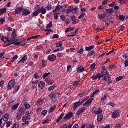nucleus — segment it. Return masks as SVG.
<instances>
[{
  "mask_svg": "<svg viewBox=\"0 0 128 128\" xmlns=\"http://www.w3.org/2000/svg\"><path fill=\"white\" fill-rule=\"evenodd\" d=\"M30 112H27L26 114L22 117V120L26 124H30Z\"/></svg>",
  "mask_w": 128,
  "mask_h": 128,
  "instance_id": "1",
  "label": "nucleus"
},
{
  "mask_svg": "<svg viewBox=\"0 0 128 128\" xmlns=\"http://www.w3.org/2000/svg\"><path fill=\"white\" fill-rule=\"evenodd\" d=\"M101 78H102V80H104L105 82H110V73L108 72H106L104 74L102 75Z\"/></svg>",
  "mask_w": 128,
  "mask_h": 128,
  "instance_id": "2",
  "label": "nucleus"
},
{
  "mask_svg": "<svg viewBox=\"0 0 128 128\" xmlns=\"http://www.w3.org/2000/svg\"><path fill=\"white\" fill-rule=\"evenodd\" d=\"M92 112L95 114H98L102 112V109L100 108L94 107L92 110Z\"/></svg>",
  "mask_w": 128,
  "mask_h": 128,
  "instance_id": "3",
  "label": "nucleus"
},
{
  "mask_svg": "<svg viewBox=\"0 0 128 128\" xmlns=\"http://www.w3.org/2000/svg\"><path fill=\"white\" fill-rule=\"evenodd\" d=\"M36 8H37V10H38L42 14H46V8H44V7H42L40 8V6L38 5L36 6Z\"/></svg>",
  "mask_w": 128,
  "mask_h": 128,
  "instance_id": "4",
  "label": "nucleus"
},
{
  "mask_svg": "<svg viewBox=\"0 0 128 128\" xmlns=\"http://www.w3.org/2000/svg\"><path fill=\"white\" fill-rule=\"evenodd\" d=\"M14 86H16V80H12L10 81L8 84L7 88L8 90H12Z\"/></svg>",
  "mask_w": 128,
  "mask_h": 128,
  "instance_id": "5",
  "label": "nucleus"
},
{
  "mask_svg": "<svg viewBox=\"0 0 128 128\" xmlns=\"http://www.w3.org/2000/svg\"><path fill=\"white\" fill-rule=\"evenodd\" d=\"M120 112H122L120 110H115L112 114V118H118Z\"/></svg>",
  "mask_w": 128,
  "mask_h": 128,
  "instance_id": "6",
  "label": "nucleus"
},
{
  "mask_svg": "<svg viewBox=\"0 0 128 128\" xmlns=\"http://www.w3.org/2000/svg\"><path fill=\"white\" fill-rule=\"evenodd\" d=\"M24 9L22 8H18L15 10V12H12V14H20L21 12H22Z\"/></svg>",
  "mask_w": 128,
  "mask_h": 128,
  "instance_id": "7",
  "label": "nucleus"
},
{
  "mask_svg": "<svg viewBox=\"0 0 128 128\" xmlns=\"http://www.w3.org/2000/svg\"><path fill=\"white\" fill-rule=\"evenodd\" d=\"M74 116V113L70 112L68 113L67 114H66L64 117V120H70L72 118H73Z\"/></svg>",
  "mask_w": 128,
  "mask_h": 128,
  "instance_id": "8",
  "label": "nucleus"
},
{
  "mask_svg": "<svg viewBox=\"0 0 128 128\" xmlns=\"http://www.w3.org/2000/svg\"><path fill=\"white\" fill-rule=\"evenodd\" d=\"M92 78L93 80H100V78H102V74H98L97 75L94 76L92 77Z\"/></svg>",
  "mask_w": 128,
  "mask_h": 128,
  "instance_id": "9",
  "label": "nucleus"
},
{
  "mask_svg": "<svg viewBox=\"0 0 128 128\" xmlns=\"http://www.w3.org/2000/svg\"><path fill=\"white\" fill-rule=\"evenodd\" d=\"M26 40H24V41L16 42L14 44V46H20V44L22 46H24L26 44Z\"/></svg>",
  "mask_w": 128,
  "mask_h": 128,
  "instance_id": "10",
  "label": "nucleus"
},
{
  "mask_svg": "<svg viewBox=\"0 0 128 128\" xmlns=\"http://www.w3.org/2000/svg\"><path fill=\"white\" fill-rule=\"evenodd\" d=\"M48 60L50 62H54L56 60V56L54 54H52L48 56Z\"/></svg>",
  "mask_w": 128,
  "mask_h": 128,
  "instance_id": "11",
  "label": "nucleus"
},
{
  "mask_svg": "<svg viewBox=\"0 0 128 128\" xmlns=\"http://www.w3.org/2000/svg\"><path fill=\"white\" fill-rule=\"evenodd\" d=\"M16 42V40L13 39H10V38H8V39L7 40V42L8 43V46H10L12 44H14V42Z\"/></svg>",
  "mask_w": 128,
  "mask_h": 128,
  "instance_id": "12",
  "label": "nucleus"
},
{
  "mask_svg": "<svg viewBox=\"0 0 128 128\" xmlns=\"http://www.w3.org/2000/svg\"><path fill=\"white\" fill-rule=\"evenodd\" d=\"M72 24H80V20L76 18V17H72Z\"/></svg>",
  "mask_w": 128,
  "mask_h": 128,
  "instance_id": "13",
  "label": "nucleus"
},
{
  "mask_svg": "<svg viewBox=\"0 0 128 128\" xmlns=\"http://www.w3.org/2000/svg\"><path fill=\"white\" fill-rule=\"evenodd\" d=\"M46 82L48 86H52L54 84V80H50L48 78L46 80Z\"/></svg>",
  "mask_w": 128,
  "mask_h": 128,
  "instance_id": "14",
  "label": "nucleus"
},
{
  "mask_svg": "<svg viewBox=\"0 0 128 128\" xmlns=\"http://www.w3.org/2000/svg\"><path fill=\"white\" fill-rule=\"evenodd\" d=\"M93 99L92 98L89 99L87 102H86L84 104V106H88L92 104V102Z\"/></svg>",
  "mask_w": 128,
  "mask_h": 128,
  "instance_id": "15",
  "label": "nucleus"
},
{
  "mask_svg": "<svg viewBox=\"0 0 128 128\" xmlns=\"http://www.w3.org/2000/svg\"><path fill=\"white\" fill-rule=\"evenodd\" d=\"M8 118H10V114H6L3 116L2 120H3L4 122H8Z\"/></svg>",
  "mask_w": 128,
  "mask_h": 128,
  "instance_id": "16",
  "label": "nucleus"
},
{
  "mask_svg": "<svg viewBox=\"0 0 128 128\" xmlns=\"http://www.w3.org/2000/svg\"><path fill=\"white\" fill-rule=\"evenodd\" d=\"M22 12V15L26 16H28V14H30V12L28 10L24 9Z\"/></svg>",
  "mask_w": 128,
  "mask_h": 128,
  "instance_id": "17",
  "label": "nucleus"
},
{
  "mask_svg": "<svg viewBox=\"0 0 128 128\" xmlns=\"http://www.w3.org/2000/svg\"><path fill=\"white\" fill-rule=\"evenodd\" d=\"M84 110H86V108H80L79 110H78L76 113V116H80V114H82V112H84Z\"/></svg>",
  "mask_w": 128,
  "mask_h": 128,
  "instance_id": "18",
  "label": "nucleus"
},
{
  "mask_svg": "<svg viewBox=\"0 0 128 128\" xmlns=\"http://www.w3.org/2000/svg\"><path fill=\"white\" fill-rule=\"evenodd\" d=\"M84 71V66H80L79 68H78L77 72L78 74H80V72H82Z\"/></svg>",
  "mask_w": 128,
  "mask_h": 128,
  "instance_id": "19",
  "label": "nucleus"
},
{
  "mask_svg": "<svg viewBox=\"0 0 128 128\" xmlns=\"http://www.w3.org/2000/svg\"><path fill=\"white\" fill-rule=\"evenodd\" d=\"M46 84L44 82H41L38 84V86L41 90H44V88Z\"/></svg>",
  "mask_w": 128,
  "mask_h": 128,
  "instance_id": "20",
  "label": "nucleus"
},
{
  "mask_svg": "<svg viewBox=\"0 0 128 128\" xmlns=\"http://www.w3.org/2000/svg\"><path fill=\"white\" fill-rule=\"evenodd\" d=\"M18 112L20 114H24V112H26V110H24V108H21L19 109Z\"/></svg>",
  "mask_w": 128,
  "mask_h": 128,
  "instance_id": "21",
  "label": "nucleus"
},
{
  "mask_svg": "<svg viewBox=\"0 0 128 128\" xmlns=\"http://www.w3.org/2000/svg\"><path fill=\"white\" fill-rule=\"evenodd\" d=\"M106 14H99L98 15V18L99 20H104V18H106Z\"/></svg>",
  "mask_w": 128,
  "mask_h": 128,
  "instance_id": "22",
  "label": "nucleus"
},
{
  "mask_svg": "<svg viewBox=\"0 0 128 128\" xmlns=\"http://www.w3.org/2000/svg\"><path fill=\"white\" fill-rule=\"evenodd\" d=\"M28 60V56H25L20 61H19L18 64H20L22 62V64H24Z\"/></svg>",
  "mask_w": 128,
  "mask_h": 128,
  "instance_id": "23",
  "label": "nucleus"
},
{
  "mask_svg": "<svg viewBox=\"0 0 128 128\" xmlns=\"http://www.w3.org/2000/svg\"><path fill=\"white\" fill-rule=\"evenodd\" d=\"M6 12V8H2L0 9V16L2 14H4Z\"/></svg>",
  "mask_w": 128,
  "mask_h": 128,
  "instance_id": "24",
  "label": "nucleus"
},
{
  "mask_svg": "<svg viewBox=\"0 0 128 128\" xmlns=\"http://www.w3.org/2000/svg\"><path fill=\"white\" fill-rule=\"evenodd\" d=\"M44 100L43 99H40L37 102V105L42 106V104H44Z\"/></svg>",
  "mask_w": 128,
  "mask_h": 128,
  "instance_id": "25",
  "label": "nucleus"
},
{
  "mask_svg": "<svg viewBox=\"0 0 128 128\" xmlns=\"http://www.w3.org/2000/svg\"><path fill=\"white\" fill-rule=\"evenodd\" d=\"M98 118V122H102V118H104V116L102 114H98V116H97Z\"/></svg>",
  "mask_w": 128,
  "mask_h": 128,
  "instance_id": "26",
  "label": "nucleus"
},
{
  "mask_svg": "<svg viewBox=\"0 0 128 128\" xmlns=\"http://www.w3.org/2000/svg\"><path fill=\"white\" fill-rule=\"evenodd\" d=\"M80 102L78 101L74 104V110H76L78 106H80Z\"/></svg>",
  "mask_w": 128,
  "mask_h": 128,
  "instance_id": "27",
  "label": "nucleus"
},
{
  "mask_svg": "<svg viewBox=\"0 0 128 128\" xmlns=\"http://www.w3.org/2000/svg\"><path fill=\"white\" fill-rule=\"evenodd\" d=\"M22 114H20V113L17 112L16 114V118L18 120H20L22 119Z\"/></svg>",
  "mask_w": 128,
  "mask_h": 128,
  "instance_id": "28",
  "label": "nucleus"
},
{
  "mask_svg": "<svg viewBox=\"0 0 128 128\" xmlns=\"http://www.w3.org/2000/svg\"><path fill=\"white\" fill-rule=\"evenodd\" d=\"M36 12L33 13L34 16H38L40 14V10H38L36 8Z\"/></svg>",
  "mask_w": 128,
  "mask_h": 128,
  "instance_id": "29",
  "label": "nucleus"
},
{
  "mask_svg": "<svg viewBox=\"0 0 128 128\" xmlns=\"http://www.w3.org/2000/svg\"><path fill=\"white\" fill-rule=\"evenodd\" d=\"M94 46L86 48V50L87 52H90L91 50H94Z\"/></svg>",
  "mask_w": 128,
  "mask_h": 128,
  "instance_id": "30",
  "label": "nucleus"
},
{
  "mask_svg": "<svg viewBox=\"0 0 128 128\" xmlns=\"http://www.w3.org/2000/svg\"><path fill=\"white\" fill-rule=\"evenodd\" d=\"M56 106H53L51 108H50V110H48L49 114H50V112H52L54 110H56Z\"/></svg>",
  "mask_w": 128,
  "mask_h": 128,
  "instance_id": "31",
  "label": "nucleus"
},
{
  "mask_svg": "<svg viewBox=\"0 0 128 128\" xmlns=\"http://www.w3.org/2000/svg\"><path fill=\"white\" fill-rule=\"evenodd\" d=\"M20 86H16L13 93L16 94V92H18V91L20 90Z\"/></svg>",
  "mask_w": 128,
  "mask_h": 128,
  "instance_id": "32",
  "label": "nucleus"
},
{
  "mask_svg": "<svg viewBox=\"0 0 128 128\" xmlns=\"http://www.w3.org/2000/svg\"><path fill=\"white\" fill-rule=\"evenodd\" d=\"M12 36L14 38H16L18 36L16 35V30H14L12 34Z\"/></svg>",
  "mask_w": 128,
  "mask_h": 128,
  "instance_id": "33",
  "label": "nucleus"
},
{
  "mask_svg": "<svg viewBox=\"0 0 128 128\" xmlns=\"http://www.w3.org/2000/svg\"><path fill=\"white\" fill-rule=\"evenodd\" d=\"M24 106L25 108H26V110H28V108H30V104L28 102H25L24 104Z\"/></svg>",
  "mask_w": 128,
  "mask_h": 128,
  "instance_id": "34",
  "label": "nucleus"
},
{
  "mask_svg": "<svg viewBox=\"0 0 128 128\" xmlns=\"http://www.w3.org/2000/svg\"><path fill=\"white\" fill-rule=\"evenodd\" d=\"M8 37L6 36V37H2L1 39V40H2V42H8Z\"/></svg>",
  "mask_w": 128,
  "mask_h": 128,
  "instance_id": "35",
  "label": "nucleus"
},
{
  "mask_svg": "<svg viewBox=\"0 0 128 128\" xmlns=\"http://www.w3.org/2000/svg\"><path fill=\"white\" fill-rule=\"evenodd\" d=\"M63 43L62 42H58L56 44V48H62V46Z\"/></svg>",
  "mask_w": 128,
  "mask_h": 128,
  "instance_id": "36",
  "label": "nucleus"
},
{
  "mask_svg": "<svg viewBox=\"0 0 128 128\" xmlns=\"http://www.w3.org/2000/svg\"><path fill=\"white\" fill-rule=\"evenodd\" d=\"M50 72L45 73L43 75V78H44V80H46V78H48V76H50Z\"/></svg>",
  "mask_w": 128,
  "mask_h": 128,
  "instance_id": "37",
  "label": "nucleus"
},
{
  "mask_svg": "<svg viewBox=\"0 0 128 128\" xmlns=\"http://www.w3.org/2000/svg\"><path fill=\"white\" fill-rule=\"evenodd\" d=\"M124 18H126V16H122V15H120L119 16V20H122V22H124Z\"/></svg>",
  "mask_w": 128,
  "mask_h": 128,
  "instance_id": "38",
  "label": "nucleus"
},
{
  "mask_svg": "<svg viewBox=\"0 0 128 128\" xmlns=\"http://www.w3.org/2000/svg\"><path fill=\"white\" fill-rule=\"evenodd\" d=\"M107 14H112L114 12V9H108L106 10Z\"/></svg>",
  "mask_w": 128,
  "mask_h": 128,
  "instance_id": "39",
  "label": "nucleus"
},
{
  "mask_svg": "<svg viewBox=\"0 0 128 128\" xmlns=\"http://www.w3.org/2000/svg\"><path fill=\"white\" fill-rule=\"evenodd\" d=\"M122 80H124V76H120L116 78V82H120Z\"/></svg>",
  "mask_w": 128,
  "mask_h": 128,
  "instance_id": "40",
  "label": "nucleus"
},
{
  "mask_svg": "<svg viewBox=\"0 0 128 128\" xmlns=\"http://www.w3.org/2000/svg\"><path fill=\"white\" fill-rule=\"evenodd\" d=\"M91 70H96V64H93L90 66Z\"/></svg>",
  "mask_w": 128,
  "mask_h": 128,
  "instance_id": "41",
  "label": "nucleus"
},
{
  "mask_svg": "<svg viewBox=\"0 0 128 128\" xmlns=\"http://www.w3.org/2000/svg\"><path fill=\"white\" fill-rule=\"evenodd\" d=\"M52 28V22H50L49 24H48L46 28Z\"/></svg>",
  "mask_w": 128,
  "mask_h": 128,
  "instance_id": "42",
  "label": "nucleus"
},
{
  "mask_svg": "<svg viewBox=\"0 0 128 128\" xmlns=\"http://www.w3.org/2000/svg\"><path fill=\"white\" fill-rule=\"evenodd\" d=\"M18 108V104H16L12 106V110H17V108Z\"/></svg>",
  "mask_w": 128,
  "mask_h": 128,
  "instance_id": "43",
  "label": "nucleus"
},
{
  "mask_svg": "<svg viewBox=\"0 0 128 128\" xmlns=\"http://www.w3.org/2000/svg\"><path fill=\"white\" fill-rule=\"evenodd\" d=\"M50 98H56V95L52 93L50 95Z\"/></svg>",
  "mask_w": 128,
  "mask_h": 128,
  "instance_id": "44",
  "label": "nucleus"
},
{
  "mask_svg": "<svg viewBox=\"0 0 128 128\" xmlns=\"http://www.w3.org/2000/svg\"><path fill=\"white\" fill-rule=\"evenodd\" d=\"M54 88H56V85H54L53 86H50L48 90V92H52V90H54Z\"/></svg>",
  "mask_w": 128,
  "mask_h": 128,
  "instance_id": "45",
  "label": "nucleus"
},
{
  "mask_svg": "<svg viewBox=\"0 0 128 128\" xmlns=\"http://www.w3.org/2000/svg\"><path fill=\"white\" fill-rule=\"evenodd\" d=\"M72 30H74V28H68L67 30H66V34H68V32H72Z\"/></svg>",
  "mask_w": 128,
  "mask_h": 128,
  "instance_id": "46",
  "label": "nucleus"
},
{
  "mask_svg": "<svg viewBox=\"0 0 128 128\" xmlns=\"http://www.w3.org/2000/svg\"><path fill=\"white\" fill-rule=\"evenodd\" d=\"M6 124V128H8L12 126V122L10 121L7 122Z\"/></svg>",
  "mask_w": 128,
  "mask_h": 128,
  "instance_id": "47",
  "label": "nucleus"
},
{
  "mask_svg": "<svg viewBox=\"0 0 128 128\" xmlns=\"http://www.w3.org/2000/svg\"><path fill=\"white\" fill-rule=\"evenodd\" d=\"M60 18L62 22H66V16H64V15H61Z\"/></svg>",
  "mask_w": 128,
  "mask_h": 128,
  "instance_id": "48",
  "label": "nucleus"
},
{
  "mask_svg": "<svg viewBox=\"0 0 128 128\" xmlns=\"http://www.w3.org/2000/svg\"><path fill=\"white\" fill-rule=\"evenodd\" d=\"M18 58V56H15L13 57L12 60V62H14Z\"/></svg>",
  "mask_w": 128,
  "mask_h": 128,
  "instance_id": "49",
  "label": "nucleus"
},
{
  "mask_svg": "<svg viewBox=\"0 0 128 128\" xmlns=\"http://www.w3.org/2000/svg\"><path fill=\"white\" fill-rule=\"evenodd\" d=\"M80 80L74 81L72 82V86H76L80 84Z\"/></svg>",
  "mask_w": 128,
  "mask_h": 128,
  "instance_id": "50",
  "label": "nucleus"
},
{
  "mask_svg": "<svg viewBox=\"0 0 128 128\" xmlns=\"http://www.w3.org/2000/svg\"><path fill=\"white\" fill-rule=\"evenodd\" d=\"M64 50V48H59L57 50H54V52H62Z\"/></svg>",
  "mask_w": 128,
  "mask_h": 128,
  "instance_id": "51",
  "label": "nucleus"
},
{
  "mask_svg": "<svg viewBox=\"0 0 128 128\" xmlns=\"http://www.w3.org/2000/svg\"><path fill=\"white\" fill-rule=\"evenodd\" d=\"M60 8L62 10V6L58 5L56 7V10H60Z\"/></svg>",
  "mask_w": 128,
  "mask_h": 128,
  "instance_id": "52",
  "label": "nucleus"
},
{
  "mask_svg": "<svg viewBox=\"0 0 128 128\" xmlns=\"http://www.w3.org/2000/svg\"><path fill=\"white\" fill-rule=\"evenodd\" d=\"M86 14L82 13L80 16L78 18L79 20H82V18H84V17L85 16Z\"/></svg>",
  "mask_w": 128,
  "mask_h": 128,
  "instance_id": "53",
  "label": "nucleus"
},
{
  "mask_svg": "<svg viewBox=\"0 0 128 128\" xmlns=\"http://www.w3.org/2000/svg\"><path fill=\"white\" fill-rule=\"evenodd\" d=\"M94 54V51H92L88 54V56H92Z\"/></svg>",
  "mask_w": 128,
  "mask_h": 128,
  "instance_id": "54",
  "label": "nucleus"
},
{
  "mask_svg": "<svg viewBox=\"0 0 128 128\" xmlns=\"http://www.w3.org/2000/svg\"><path fill=\"white\" fill-rule=\"evenodd\" d=\"M20 126L18 125V122H16L14 126H13V128H19Z\"/></svg>",
  "mask_w": 128,
  "mask_h": 128,
  "instance_id": "55",
  "label": "nucleus"
},
{
  "mask_svg": "<svg viewBox=\"0 0 128 128\" xmlns=\"http://www.w3.org/2000/svg\"><path fill=\"white\" fill-rule=\"evenodd\" d=\"M42 116H46V114H48V110H45L42 111Z\"/></svg>",
  "mask_w": 128,
  "mask_h": 128,
  "instance_id": "56",
  "label": "nucleus"
},
{
  "mask_svg": "<svg viewBox=\"0 0 128 128\" xmlns=\"http://www.w3.org/2000/svg\"><path fill=\"white\" fill-rule=\"evenodd\" d=\"M48 10H52V4H49L47 8H46Z\"/></svg>",
  "mask_w": 128,
  "mask_h": 128,
  "instance_id": "57",
  "label": "nucleus"
},
{
  "mask_svg": "<svg viewBox=\"0 0 128 128\" xmlns=\"http://www.w3.org/2000/svg\"><path fill=\"white\" fill-rule=\"evenodd\" d=\"M60 13L56 14L54 16V18L55 20H58V16H60Z\"/></svg>",
  "mask_w": 128,
  "mask_h": 128,
  "instance_id": "58",
  "label": "nucleus"
},
{
  "mask_svg": "<svg viewBox=\"0 0 128 128\" xmlns=\"http://www.w3.org/2000/svg\"><path fill=\"white\" fill-rule=\"evenodd\" d=\"M50 119H47L42 122L43 124H46L48 122H50Z\"/></svg>",
  "mask_w": 128,
  "mask_h": 128,
  "instance_id": "59",
  "label": "nucleus"
},
{
  "mask_svg": "<svg viewBox=\"0 0 128 128\" xmlns=\"http://www.w3.org/2000/svg\"><path fill=\"white\" fill-rule=\"evenodd\" d=\"M104 6L102 5L100 6L98 8V10H104Z\"/></svg>",
  "mask_w": 128,
  "mask_h": 128,
  "instance_id": "60",
  "label": "nucleus"
},
{
  "mask_svg": "<svg viewBox=\"0 0 128 128\" xmlns=\"http://www.w3.org/2000/svg\"><path fill=\"white\" fill-rule=\"evenodd\" d=\"M4 22H6V20L4 18H0V22H1L2 24Z\"/></svg>",
  "mask_w": 128,
  "mask_h": 128,
  "instance_id": "61",
  "label": "nucleus"
},
{
  "mask_svg": "<svg viewBox=\"0 0 128 128\" xmlns=\"http://www.w3.org/2000/svg\"><path fill=\"white\" fill-rule=\"evenodd\" d=\"M106 100V96L104 95L103 97L102 98V102H104Z\"/></svg>",
  "mask_w": 128,
  "mask_h": 128,
  "instance_id": "62",
  "label": "nucleus"
},
{
  "mask_svg": "<svg viewBox=\"0 0 128 128\" xmlns=\"http://www.w3.org/2000/svg\"><path fill=\"white\" fill-rule=\"evenodd\" d=\"M60 38V36L58 34H54L53 36V40H54V38Z\"/></svg>",
  "mask_w": 128,
  "mask_h": 128,
  "instance_id": "63",
  "label": "nucleus"
},
{
  "mask_svg": "<svg viewBox=\"0 0 128 128\" xmlns=\"http://www.w3.org/2000/svg\"><path fill=\"white\" fill-rule=\"evenodd\" d=\"M124 64L125 66V68H128V60L125 61Z\"/></svg>",
  "mask_w": 128,
  "mask_h": 128,
  "instance_id": "64",
  "label": "nucleus"
}]
</instances>
